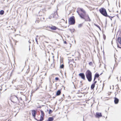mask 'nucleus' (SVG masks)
Listing matches in <instances>:
<instances>
[{"label": "nucleus", "instance_id": "a211bd4d", "mask_svg": "<svg viewBox=\"0 0 121 121\" xmlns=\"http://www.w3.org/2000/svg\"><path fill=\"white\" fill-rule=\"evenodd\" d=\"M4 12L3 10H1L0 11V14L2 15L4 13Z\"/></svg>", "mask_w": 121, "mask_h": 121}, {"label": "nucleus", "instance_id": "aec40b11", "mask_svg": "<svg viewBox=\"0 0 121 121\" xmlns=\"http://www.w3.org/2000/svg\"><path fill=\"white\" fill-rule=\"evenodd\" d=\"M99 76V75L98 74H96L95 75V77L96 78H98Z\"/></svg>", "mask_w": 121, "mask_h": 121}, {"label": "nucleus", "instance_id": "ddd939ff", "mask_svg": "<svg viewBox=\"0 0 121 121\" xmlns=\"http://www.w3.org/2000/svg\"><path fill=\"white\" fill-rule=\"evenodd\" d=\"M36 112L35 110H33L32 111V113L33 116L35 117L36 115Z\"/></svg>", "mask_w": 121, "mask_h": 121}, {"label": "nucleus", "instance_id": "bb28decb", "mask_svg": "<svg viewBox=\"0 0 121 121\" xmlns=\"http://www.w3.org/2000/svg\"><path fill=\"white\" fill-rule=\"evenodd\" d=\"M74 29H73L71 30V31L72 32H73L74 31Z\"/></svg>", "mask_w": 121, "mask_h": 121}, {"label": "nucleus", "instance_id": "2f4dec72", "mask_svg": "<svg viewBox=\"0 0 121 121\" xmlns=\"http://www.w3.org/2000/svg\"><path fill=\"white\" fill-rule=\"evenodd\" d=\"M28 72H29L30 71V70L29 69H27Z\"/></svg>", "mask_w": 121, "mask_h": 121}, {"label": "nucleus", "instance_id": "c756f323", "mask_svg": "<svg viewBox=\"0 0 121 121\" xmlns=\"http://www.w3.org/2000/svg\"><path fill=\"white\" fill-rule=\"evenodd\" d=\"M117 47H118V48H121V47H119V46H118V45H117Z\"/></svg>", "mask_w": 121, "mask_h": 121}, {"label": "nucleus", "instance_id": "cd10ccee", "mask_svg": "<svg viewBox=\"0 0 121 121\" xmlns=\"http://www.w3.org/2000/svg\"><path fill=\"white\" fill-rule=\"evenodd\" d=\"M96 82H97L96 81H95L93 84H94V85H95V83H96Z\"/></svg>", "mask_w": 121, "mask_h": 121}, {"label": "nucleus", "instance_id": "39448f33", "mask_svg": "<svg viewBox=\"0 0 121 121\" xmlns=\"http://www.w3.org/2000/svg\"><path fill=\"white\" fill-rule=\"evenodd\" d=\"M58 17L57 13L56 12H55L54 13L52 14L49 17V18L50 19L52 18H54L55 19L57 18Z\"/></svg>", "mask_w": 121, "mask_h": 121}, {"label": "nucleus", "instance_id": "393cba45", "mask_svg": "<svg viewBox=\"0 0 121 121\" xmlns=\"http://www.w3.org/2000/svg\"><path fill=\"white\" fill-rule=\"evenodd\" d=\"M55 80H56L57 81L59 80V78L58 77H56L55 78Z\"/></svg>", "mask_w": 121, "mask_h": 121}, {"label": "nucleus", "instance_id": "dca6fc26", "mask_svg": "<svg viewBox=\"0 0 121 121\" xmlns=\"http://www.w3.org/2000/svg\"><path fill=\"white\" fill-rule=\"evenodd\" d=\"M82 25H83L82 23L79 24L78 25V27L79 28H80V27H81L82 26Z\"/></svg>", "mask_w": 121, "mask_h": 121}, {"label": "nucleus", "instance_id": "f3484780", "mask_svg": "<svg viewBox=\"0 0 121 121\" xmlns=\"http://www.w3.org/2000/svg\"><path fill=\"white\" fill-rule=\"evenodd\" d=\"M51 29L53 30H55L56 29V28L55 26H52L51 27Z\"/></svg>", "mask_w": 121, "mask_h": 121}, {"label": "nucleus", "instance_id": "473e14b6", "mask_svg": "<svg viewBox=\"0 0 121 121\" xmlns=\"http://www.w3.org/2000/svg\"><path fill=\"white\" fill-rule=\"evenodd\" d=\"M95 78L96 77H95V78H94V80L95 81Z\"/></svg>", "mask_w": 121, "mask_h": 121}, {"label": "nucleus", "instance_id": "f03ea898", "mask_svg": "<svg viewBox=\"0 0 121 121\" xmlns=\"http://www.w3.org/2000/svg\"><path fill=\"white\" fill-rule=\"evenodd\" d=\"M86 75L88 81L90 82L92 80V73L89 70H87L86 73Z\"/></svg>", "mask_w": 121, "mask_h": 121}, {"label": "nucleus", "instance_id": "6ab92c4d", "mask_svg": "<svg viewBox=\"0 0 121 121\" xmlns=\"http://www.w3.org/2000/svg\"><path fill=\"white\" fill-rule=\"evenodd\" d=\"M95 86V85H94V84H92L91 87V89H93L94 88V87Z\"/></svg>", "mask_w": 121, "mask_h": 121}, {"label": "nucleus", "instance_id": "20e7f679", "mask_svg": "<svg viewBox=\"0 0 121 121\" xmlns=\"http://www.w3.org/2000/svg\"><path fill=\"white\" fill-rule=\"evenodd\" d=\"M75 23L74 18V17H70L69 20V24L73 25Z\"/></svg>", "mask_w": 121, "mask_h": 121}, {"label": "nucleus", "instance_id": "7c9ffc66", "mask_svg": "<svg viewBox=\"0 0 121 121\" xmlns=\"http://www.w3.org/2000/svg\"><path fill=\"white\" fill-rule=\"evenodd\" d=\"M43 14L42 12H41V13H40V14Z\"/></svg>", "mask_w": 121, "mask_h": 121}, {"label": "nucleus", "instance_id": "9d476101", "mask_svg": "<svg viewBox=\"0 0 121 121\" xmlns=\"http://www.w3.org/2000/svg\"><path fill=\"white\" fill-rule=\"evenodd\" d=\"M102 115L101 113L99 112H96V115H95V117L96 118H99L102 117Z\"/></svg>", "mask_w": 121, "mask_h": 121}, {"label": "nucleus", "instance_id": "c85d7f7f", "mask_svg": "<svg viewBox=\"0 0 121 121\" xmlns=\"http://www.w3.org/2000/svg\"><path fill=\"white\" fill-rule=\"evenodd\" d=\"M64 43H66V41H65L64 42Z\"/></svg>", "mask_w": 121, "mask_h": 121}, {"label": "nucleus", "instance_id": "5701e85b", "mask_svg": "<svg viewBox=\"0 0 121 121\" xmlns=\"http://www.w3.org/2000/svg\"><path fill=\"white\" fill-rule=\"evenodd\" d=\"M52 112V110H51L50 109L49 110V114H50Z\"/></svg>", "mask_w": 121, "mask_h": 121}, {"label": "nucleus", "instance_id": "f8f14e48", "mask_svg": "<svg viewBox=\"0 0 121 121\" xmlns=\"http://www.w3.org/2000/svg\"><path fill=\"white\" fill-rule=\"evenodd\" d=\"M114 98V102L116 104H117L119 102V100L118 99L116 98Z\"/></svg>", "mask_w": 121, "mask_h": 121}, {"label": "nucleus", "instance_id": "2eb2a0df", "mask_svg": "<svg viewBox=\"0 0 121 121\" xmlns=\"http://www.w3.org/2000/svg\"><path fill=\"white\" fill-rule=\"evenodd\" d=\"M61 93V91H60V90H58V91L56 93V95H60V94Z\"/></svg>", "mask_w": 121, "mask_h": 121}, {"label": "nucleus", "instance_id": "4468645a", "mask_svg": "<svg viewBox=\"0 0 121 121\" xmlns=\"http://www.w3.org/2000/svg\"><path fill=\"white\" fill-rule=\"evenodd\" d=\"M53 119V118L52 117H49L48 118V120L47 121H52Z\"/></svg>", "mask_w": 121, "mask_h": 121}, {"label": "nucleus", "instance_id": "b1692460", "mask_svg": "<svg viewBox=\"0 0 121 121\" xmlns=\"http://www.w3.org/2000/svg\"><path fill=\"white\" fill-rule=\"evenodd\" d=\"M96 26H97V27H98L100 30H101L100 28V27L98 26H97V25H96Z\"/></svg>", "mask_w": 121, "mask_h": 121}, {"label": "nucleus", "instance_id": "0eeeda50", "mask_svg": "<svg viewBox=\"0 0 121 121\" xmlns=\"http://www.w3.org/2000/svg\"><path fill=\"white\" fill-rule=\"evenodd\" d=\"M45 11V10L44 9H43L42 10H41L39 12V15L42 16L44 15Z\"/></svg>", "mask_w": 121, "mask_h": 121}, {"label": "nucleus", "instance_id": "4be33fe9", "mask_svg": "<svg viewBox=\"0 0 121 121\" xmlns=\"http://www.w3.org/2000/svg\"><path fill=\"white\" fill-rule=\"evenodd\" d=\"M35 39L36 41L37 44H38V41H37V40H38L37 38H36V37L35 38Z\"/></svg>", "mask_w": 121, "mask_h": 121}, {"label": "nucleus", "instance_id": "7ed1b4c3", "mask_svg": "<svg viewBox=\"0 0 121 121\" xmlns=\"http://www.w3.org/2000/svg\"><path fill=\"white\" fill-rule=\"evenodd\" d=\"M99 11L100 13L104 16L106 17L108 16L106 9H105L102 8L99 9Z\"/></svg>", "mask_w": 121, "mask_h": 121}, {"label": "nucleus", "instance_id": "9b49d317", "mask_svg": "<svg viewBox=\"0 0 121 121\" xmlns=\"http://www.w3.org/2000/svg\"><path fill=\"white\" fill-rule=\"evenodd\" d=\"M86 17H87V18H85V19H84L85 20V21L89 22H90L91 21V20L90 19L88 14L87 15Z\"/></svg>", "mask_w": 121, "mask_h": 121}, {"label": "nucleus", "instance_id": "a878e982", "mask_svg": "<svg viewBox=\"0 0 121 121\" xmlns=\"http://www.w3.org/2000/svg\"><path fill=\"white\" fill-rule=\"evenodd\" d=\"M92 64V63L91 62H90L89 63V65H91Z\"/></svg>", "mask_w": 121, "mask_h": 121}, {"label": "nucleus", "instance_id": "423d86ee", "mask_svg": "<svg viewBox=\"0 0 121 121\" xmlns=\"http://www.w3.org/2000/svg\"><path fill=\"white\" fill-rule=\"evenodd\" d=\"M11 99L12 102H15L18 100L17 97L15 95H13L11 96Z\"/></svg>", "mask_w": 121, "mask_h": 121}, {"label": "nucleus", "instance_id": "412c9836", "mask_svg": "<svg viewBox=\"0 0 121 121\" xmlns=\"http://www.w3.org/2000/svg\"><path fill=\"white\" fill-rule=\"evenodd\" d=\"M64 67V65L63 64H62L60 65V68H63Z\"/></svg>", "mask_w": 121, "mask_h": 121}, {"label": "nucleus", "instance_id": "1a4fd4ad", "mask_svg": "<svg viewBox=\"0 0 121 121\" xmlns=\"http://www.w3.org/2000/svg\"><path fill=\"white\" fill-rule=\"evenodd\" d=\"M79 75L80 76L81 78L83 80H85V76L84 74L83 73H81L79 74Z\"/></svg>", "mask_w": 121, "mask_h": 121}, {"label": "nucleus", "instance_id": "72a5a7b5", "mask_svg": "<svg viewBox=\"0 0 121 121\" xmlns=\"http://www.w3.org/2000/svg\"><path fill=\"white\" fill-rule=\"evenodd\" d=\"M14 31H15H15H16V29H14Z\"/></svg>", "mask_w": 121, "mask_h": 121}, {"label": "nucleus", "instance_id": "6e6552de", "mask_svg": "<svg viewBox=\"0 0 121 121\" xmlns=\"http://www.w3.org/2000/svg\"><path fill=\"white\" fill-rule=\"evenodd\" d=\"M41 117L40 119L39 120L40 121H42L43 119V116L44 115V113L41 110Z\"/></svg>", "mask_w": 121, "mask_h": 121}, {"label": "nucleus", "instance_id": "f257e3e1", "mask_svg": "<svg viewBox=\"0 0 121 121\" xmlns=\"http://www.w3.org/2000/svg\"><path fill=\"white\" fill-rule=\"evenodd\" d=\"M77 12L81 18L83 19L86 18L88 14L83 9L78 8L77 9Z\"/></svg>", "mask_w": 121, "mask_h": 121}, {"label": "nucleus", "instance_id": "f704fd0d", "mask_svg": "<svg viewBox=\"0 0 121 121\" xmlns=\"http://www.w3.org/2000/svg\"><path fill=\"white\" fill-rule=\"evenodd\" d=\"M38 36L37 35V36H36V37H37Z\"/></svg>", "mask_w": 121, "mask_h": 121}]
</instances>
